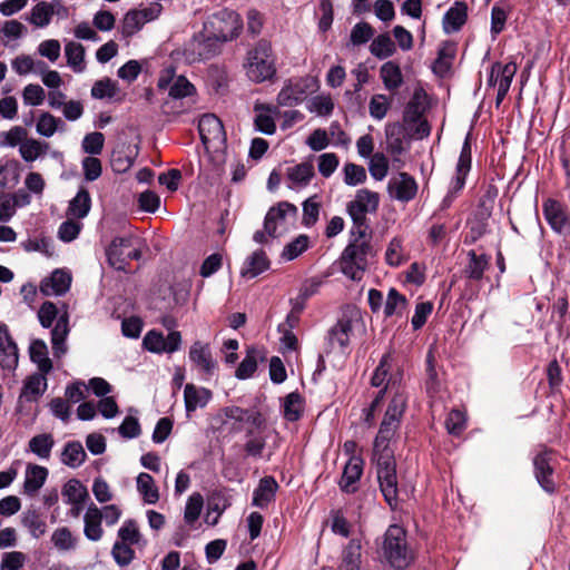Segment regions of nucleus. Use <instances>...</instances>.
Returning a JSON list of instances; mask_svg holds the SVG:
<instances>
[{
    "label": "nucleus",
    "mask_w": 570,
    "mask_h": 570,
    "mask_svg": "<svg viewBox=\"0 0 570 570\" xmlns=\"http://www.w3.org/2000/svg\"><path fill=\"white\" fill-rule=\"evenodd\" d=\"M62 497L67 504L82 505L88 497V491L79 480L70 479L62 487Z\"/></svg>",
    "instance_id": "nucleus-40"
},
{
    "label": "nucleus",
    "mask_w": 570,
    "mask_h": 570,
    "mask_svg": "<svg viewBox=\"0 0 570 570\" xmlns=\"http://www.w3.org/2000/svg\"><path fill=\"white\" fill-rule=\"evenodd\" d=\"M55 444V438L51 433H40L29 440L28 451L40 460L48 461Z\"/></svg>",
    "instance_id": "nucleus-33"
},
{
    "label": "nucleus",
    "mask_w": 570,
    "mask_h": 570,
    "mask_svg": "<svg viewBox=\"0 0 570 570\" xmlns=\"http://www.w3.org/2000/svg\"><path fill=\"white\" fill-rule=\"evenodd\" d=\"M204 505L203 495L199 492L193 493L186 502L184 511V520L187 524H194L202 513Z\"/></svg>",
    "instance_id": "nucleus-51"
},
{
    "label": "nucleus",
    "mask_w": 570,
    "mask_h": 570,
    "mask_svg": "<svg viewBox=\"0 0 570 570\" xmlns=\"http://www.w3.org/2000/svg\"><path fill=\"white\" fill-rule=\"evenodd\" d=\"M117 534V542H124L131 546L138 544L141 540L139 528L134 519L125 520Z\"/></svg>",
    "instance_id": "nucleus-50"
},
{
    "label": "nucleus",
    "mask_w": 570,
    "mask_h": 570,
    "mask_svg": "<svg viewBox=\"0 0 570 570\" xmlns=\"http://www.w3.org/2000/svg\"><path fill=\"white\" fill-rule=\"evenodd\" d=\"M419 191V185L415 178L409 173L401 171L390 178L387 183V193L392 199L401 203H410Z\"/></svg>",
    "instance_id": "nucleus-12"
},
{
    "label": "nucleus",
    "mask_w": 570,
    "mask_h": 570,
    "mask_svg": "<svg viewBox=\"0 0 570 570\" xmlns=\"http://www.w3.org/2000/svg\"><path fill=\"white\" fill-rule=\"evenodd\" d=\"M468 264L464 267V276L470 281H481L484 272L490 266V256L487 254H476L471 249L468 252Z\"/></svg>",
    "instance_id": "nucleus-31"
},
{
    "label": "nucleus",
    "mask_w": 570,
    "mask_h": 570,
    "mask_svg": "<svg viewBox=\"0 0 570 570\" xmlns=\"http://www.w3.org/2000/svg\"><path fill=\"white\" fill-rule=\"evenodd\" d=\"M517 70V63L513 61H510L505 65H502L498 61L492 63V73H497L499 77V86L510 88Z\"/></svg>",
    "instance_id": "nucleus-56"
},
{
    "label": "nucleus",
    "mask_w": 570,
    "mask_h": 570,
    "mask_svg": "<svg viewBox=\"0 0 570 570\" xmlns=\"http://www.w3.org/2000/svg\"><path fill=\"white\" fill-rule=\"evenodd\" d=\"M189 360L207 375H212L216 368V361L213 358L209 345L200 341H196L190 346Z\"/></svg>",
    "instance_id": "nucleus-21"
},
{
    "label": "nucleus",
    "mask_w": 570,
    "mask_h": 570,
    "mask_svg": "<svg viewBox=\"0 0 570 570\" xmlns=\"http://www.w3.org/2000/svg\"><path fill=\"white\" fill-rule=\"evenodd\" d=\"M48 473L47 468L29 463L24 473L23 492L29 497L35 495L43 487Z\"/></svg>",
    "instance_id": "nucleus-25"
},
{
    "label": "nucleus",
    "mask_w": 570,
    "mask_h": 570,
    "mask_svg": "<svg viewBox=\"0 0 570 570\" xmlns=\"http://www.w3.org/2000/svg\"><path fill=\"white\" fill-rule=\"evenodd\" d=\"M246 75L254 82H263L273 78L276 73L275 59L271 42L259 40L253 49L247 52Z\"/></svg>",
    "instance_id": "nucleus-5"
},
{
    "label": "nucleus",
    "mask_w": 570,
    "mask_h": 570,
    "mask_svg": "<svg viewBox=\"0 0 570 570\" xmlns=\"http://www.w3.org/2000/svg\"><path fill=\"white\" fill-rule=\"evenodd\" d=\"M380 77L386 90H397L403 85V75L397 62L389 60L380 68Z\"/></svg>",
    "instance_id": "nucleus-35"
},
{
    "label": "nucleus",
    "mask_w": 570,
    "mask_h": 570,
    "mask_svg": "<svg viewBox=\"0 0 570 570\" xmlns=\"http://www.w3.org/2000/svg\"><path fill=\"white\" fill-rule=\"evenodd\" d=\"M297 207L288 202H279L268 209L264 218V227L269 237L276 238L285 232L286 224H293L297 217Z\"/></svg>",
    "instance_id": "nucleus-8"
},
{
    "label": "nucleus",
    "mask_w": 570,
    "mask_h": 570,
    "mask_svg": "<svg viewBox=\"0 0 570 570\" xmlns=\"http://www.w3.org/2000/svg\"><path fill=\"white\" fill-rule=\"evenodd\" d=\"M212 391L206 387H197L191 383L186 384L184 390V402L186 413L195 412L198 407H205L212 400Z\"/></svg>",
    "instance_id": "nucleus-24"
},
{
    "label": "nucleus",
    "mask_w": 570,
    "mask_h": 570,
    "mask_svg": "<svg viewBox=\"0 0 570 570\" xmlns=\"http://www.w3.org/2000/svg\"><path fill=\"white\" fill-rule=\"evenodd\" d=\"M455 55L456 43L453 41H443L438 50V58L433 62V71L440 75L448 72Z\"/></svg>",
    "instance_id": "nucleus-37"
},
{
    "label": "nucleus",
    "mask_w": 570,
    "mask_h": 570,
    "mask_svg": "<svg viewBox=\"0 0 570 570\" xmlns=\"http://www.w3.org/2000/svg\"><path fill=\"white\" fill-rule=\"evenodd\" d=\"M445 428L452 435H460L466 428L465 414L460 410H452L445 420Z\"/></svg>",
    "instance_id": "nucleus-64"
},
{
    "label": "nucleus",
    "mask_w": 570,
    "mask_h": 570,
    "mask_svg": "<svg viewBox=\"0 0 570 570\" xmlns=\"http://www.w3.org/2000/svg\"><path fill=\"white\" fill-rule=\"evenodd\" d=\"M311 91L309 78L288 80L279 90L276 101L282 107H293L301 104Z\"/></svg>",
    "instance_id": "nucleus-13"
},
{
    "label": "nucleus",
    "mask_w": 570,
    "mask_h": 570,
    "mask_svg": "<svg viewBox=\"0 0 570 570\" xmlns=\"http://www.w3.org/2000/svg\"><path fill=\"white\" fill-rule=\"evenodd\" d=\"M53 546L61 551H68L75 548L76 540L67 527L58 528L51 535Z\"/></svg>",
    "instance_id": "nucleus-63"
},
{
    "label": "nucleus",
    "mask_w": 570,
    "mask_h": 570,
    "mask_svg": "<svg viewBox=\"0 0 570 570\" xmlns=\"http://www.w3.org/2000/svg\"><path fill=\"white\" fill-rule=\"evenodd\" d=\"M102 513L94 503L90 504L83 515V533L90 541H99L104 534L101 528Z\"/></svg>",
    "instance_id": "nucleus-28"
},
{
    "label": "nucleus",
    "mask_w": 570,
    "mask_h": 570,
    "mask_svg": "<svg viewBox=\"0 0 570 570\" xmlns=\"http://www.w3.org/2000/svg\"><path fill=\"white\" fill-rule=\"evenodd\" d=\"M382 552L385 561L395 570L407 569L414 560L407 546L406 531L397 524L390 525L385 531Z\"/></svg>",
    "instance_id": "nucleus-4"
},
{
    "label": "nucleus",
    "mask_w": 570,
    "mask_h": 570,
    "mask_svg": "<svg viewBox=\"0 0 570 570\" xmlns=\"http://www.w3.org/2000/svg\"><path fill=\"white\" fill-rule=\"evenodd\" d=\"M118 91L117 83L110 78L98 80L91 87V97L95 99L114 98Z\"/></svg>",
    "instance_id": "nucleus-60"
},
{
    "label": "nucleus",
    "mask_w": 570,
    "mask_h": 570,
    "mask_svg": "<svg viewBox=\"0 0 570 570\" xmlns=\"http://www.w3.org/2000/svg\"><path fill=\"white\" fill-rule=\"evenodd\" d=\"M266 351L263 347L248 346L245 357L238 364L235 371V377L238 380H248L255 374L258 363L266 361Z\"/></svg>",
    "instance_id": "nucleus-19"
},
{
    "label": "nucleus",
    "mask_w": 570,
    "mask_h": 570,
    "mask_svg": "<svg viewBox=\"0 0 570 570\" xmlns=\"http://www.w3.org/2000/svg\"><path fill=\"white\" fill-rule=\"evenodd\" d=\"M130 546L131 544L117 541L114 543L111 549V556L119 567H126L130 564L135 559L136 553Z\"/></svg>",
    "instance_id": "nucleus-58"
},
{
    "label": "nucleus",
    "mask_w": 570,
    "mask_h": 570,
    "mask_svg": "<svg viewBox=\"0 0 570 570\" xmlns=\"http://www.w3.org/2000/svg\"><path fill=\"white\" fill-rule=\"evenodd\" d=\"M554 451L546 445H541L540 450L532 459L533 474L540 488L548 494H554L558 491L554 481L553 466Z\"/></svg>",
    "instance_id": "nucleus-7"
},
{
    "label": "nucleus",
    "mask_w": 570,
    "mask_h": 570,
    "mask_svg": "<svg viewBox=\"0 0 570 570\" xmlns=\"http://www.w3.org/2000/svg\"><path fill=\"white\" fill-rule=\"evenodd\" d=\"M375 256L376 250L371 240V233L362 236L350 233L348 243L338 258L340 271L348 279L361 282L370 267L371 259Z\"/></svg>",
    "instance_id": "nucleus-2"
},
{
    "label": "nucleus",
    "mask_w": 570,
    "mask_h": 570,
    "mask_svg": "<svg viewBox=\"0 0 570 570\" xmlns=\"http://www.w3.org/2000/svg\"><path fill=\"white\" fill-rule=\"evenodd\" d=\"M468 20V4L455 1L444 13L442 28L446 35L459 32Z\"/></svg>",
    "instance_id": "nucleus-20"
},
{
    "label": "nucleus",
    "mask_w": 570,
    "mask_h": 570,
    "mask_svg": "<svg viewBox=\"0 0 570 570\" xmlns=\"http://www.w3.org/2000/svg\"><path fill=\"white\" fill-rule=\"evenodd\" d=\"M87 454L79 441L67 442L60 455L61 463L76 469L86 461Z\"/></svg>",
    "instance_id": "nucleus-38"
},
{
    "label": "nucleus",
    "mask_w": 570,
    "mask_h": 570,
    "mask_svg": "<svg viewBox=\"0 0 570 570\" xmlns=\"http://www.w3.org/2000/svg\"><path fill=\"white\" fill-rule=\"evenodd\" d=\"M425 97L423 89H416L406 104L403 111V121L406 125H412L423 118L425 108L422 106V98Z\"/></svg>",
    "instance_id": "nucleus-39"
},
{
    "label": "nucleus",
    "mask_w": 570,
    "mask_h": 570,
    "mask_svg": "<svg viewBox=\"0 0 570 570\" xmlns=\"http://www.w3.org/2000/svg\"><path fill=\"white\" fill-rule=\"evenodd\" d=\"M91 208V198L88 189L80 187L76 196L69 202L67 216L76 219L85 218Z\"/></svg>",
    "instance_id": "nucleus-34"
},
{
    "label": "nucleus",
    "mask_w": 570,
    "mask_h": 570,
    "mask_svg": "<svg viewBox=\"0 0 570 570\" xmlns=\"http://www.w3.org/2000/svg\"><path fill=\"white\" fill-rule=\"evenodd\" d=\"M308 236L299 235L284 247L281 256L285 261H293L308 248Z\"/></svg>",
    "instance_id": "nucleus-54"
},
{
    "label": "nucleus",
    "mask_w": 570,
    "mask_h": 570,
    "mask_svg": "<svg viewBox=\"0 0 570 570\" xmlns=\"http://www.w3.org/2000/svg\"><path fill=\"white\" fill-rule=\"evenodd\" d=\"M543 216L551 229L559 235H570V212L561 202L548 198L542 204Z\"/></svg>",
    "instance_id": "nucleus-11"
},
{
    "label": "nucleus",
    "mask_w": 570,
    "mask_h": 570,
    "mask_svg": "<svg viewBox=\"0 0 570 570\" xmlns=\"http://www.w3.org/2000/svg\"><path fill=\"white\" fill-rule=\"evenodd\" d=\"M305 411V399L297 392L288 393L282 404L283 417L288 422H297L303 417Z\"/></svg>",
    "instance_id": "nucleus-27"
},
{
    "label": "nucleus",
    "mask_w": 570,
    "mask_h": 570,
    "mask_svg": "<svg viewBox=\"0 0 570 570\" xmlns=\"http://www.w3.org/2000/svg\"><path fill=\"white\" fill-rule=\"evenodd\" d=\"M46 374H33L23 382L19 402H36L47 389Z\"/></svg>",
    "instance_id": "nucleus-26"
},
{
    "label": "nucleus",
    "mask_w": 570,
    "mask_h": 570,
    "mask_svg": "<svg viewBox=\"0 0 570 570\" xmlns=\"http://www.w3.org/2000/svg\"><path fill=\"white\" fill-rule=\"evenodd\" d=\"M407 306V299L406 297L401 294L396 288L391 287L386 302L384 304V317L390 318L393 315L401 313L403 309H405Z\"/></svg>",
    "instance_id": "nucleus-47"
},
{
    "label": "nucleus",
    "mask_w": 570,
    "mask_h": 570,
    "mask_svg": "<svg viewBox=\"0 0 570 570\" xmlns=\"http://www.w3.org/2000/svg\"><path fill=\"white\" fill-rule=\"evenodd\" d=\"M343 173H344L343 180H344L345 185H347V186L361 185L367 178L365 168L361 165H356L353 163L345 164L344 168H343Z\"/></svg>",
    "instance_id": "nucleus-55"
},
{
    "label": "nucleus",
    "mask_w": 570,
    "mask_h": 570,
    "mask_svg": "<svg viewBox=\"0 0 570 570\" xmlns=\"http://www.w3.org/2000/svg\"><path fill=\"white\" fill-rule=\"evenodd\" d=\"M380 206V195L367 188L356 190L346 205V213L352 220L351 234L367 235L371 232L367 214H375Z\"/></svg>",
    "instance_id": "nucleus-3"
},
{
    "label": "nucleus",
    "mask_w": 570,
    "mask_h": 570,
    "mask_svg": "<svg viewBox=\"0 0 570 570\" xmlns=\"http://www.w3.org/2000/svg\"><path fill=\"white\" fill-rule=\"evenodd\" d=\"M145 22L139 17L137 9H131L124 16L121 33L124 37L129 38L136 35L144 27Z\"/></svg>",
    "instance_id": "nucleus-57"
},
{
    "label": "nucleus",
    "mask_w": 570,
    "mask_h": 570,
    "mask_svg": "<svg viewBox=\"0 0 570 570\" xmlns=\"http://www.w3.org/2000/svg\"><path fill=\"white\" fill-rule=\"evenodd\" d=\"M105 144V136L102 132L94 131L87 134L81 142L82 150L88 155H100Z\"/></svg>",
    "instance_id": "nucleus-61"
},
{
    "label": "nucleus",
    "mask_w": 570,
    "mask_h": 570,
    "mask_svg": "<svg viewBox=\"0 0 570 570\" xmlns=\"http://www.w3.org/2000/svg\"><path fill=\"white\" fill-rule=\"evenodd\" d=\"M269 266L271 262L266 253L263 249H257L245 261L240 275L243 277L254 278L267 271Z\"/></svg>",
    "instance_id": "nucleus-30"
},
{
    "label": "nucleus",
    "mask_w": 570,
    "mask_h": 570,
    "mask_svg": "<svg viewBox=\"0 0 570 570\" xmlns=\"http://www.w3.org/2000/svg\"><path fill=\"white\" fill-rule=\"evenodd\" d=\"M52 16L53 10L49 2L41 1L31 9L29 21L36 27L43 28L50 23Z\"/></svg>",
    "instance_id": "nucleus-52"
},
{
    "label": "nucleus",
    "mask_w": 570,
    "mask_h": 570,
    "mask_svg": "<svg viewBox=\"0 0 570 570\" xmlns=\"http://www.w3.org/2000/svg\"><path fill=\"white\" fill-rule=\"evenodd\" d=\"M223 43L225 41L210 32L196 36L186 49L187 59L190 62L209 60L220 53Z\"/></svg>",
    "instance_id": "nucleus-10"
},
{
    "label": "nucleus",
    "mask_w": 570,
    "mask_h": 570,
    "mask_svg": "<svg viewBox=\"0 0 570 570\" xmlns=\"http://www.w3.org/2000/svg\"><path fill=\"white\" fill-rule=\"evenodd\" d=\"M307 109L318 116L327 117L334 110V102L330 95H318L311 99Z\"/></svg>",
    "instance_id": "nucleus-59"
},
{
    "label": "nucleus",
    "mask_w": 570,
    "mask_h": 570,
    "mask_svg": "<svg viewBox=\"0 0 570 570\" xmlns=\"http://www.w3.org/2000/svg\"><path fill=\"white\" fill-rule=\"evenodd\" d=\"M364 461L362 458H350L346 462L338 487L342 492L352 494L357 491V483L363 474Z\"/></svg>",
    "instance_id": "nucleus-17"
},
{
    "label": "nucleus",
    "mask_w": 570,
    "mask_h": 570,
    "mask_svg": "<svg viewBox=\"0 0 570 570\" xmlns=\"http://www.w3.org/2000/svg\"><path fill=\"white\" fill-rule=\"evenodd\" d=\"M65 55L68 66L75 72H82L85 70V48L81 43L69 41L65 46Z\"/></svg>",
    "instance_id": "nucleus-42"
},
{
    "label": "nucleus",
    "mask_w": 570,
    "mask_h": 570,
    "mask_svg": "<svg viewBox=\"0 0 570 570\" xmlns=\"http://www.w3.org/2000/svg\"><path fill=\"white\" fill-rule=\"evenodd\" d=\"M21 523L26 527L30 534L38 539L46 533L47 524L36 510H27L22 513Z\"/></svg>",
    "instance_id": "nucleus-44"
},
{
    "label": "nucleus",
    "mask_w": 570,
    "mask_h": 570,
    "mask_svg": "<svg viewBox=\"0 0 570 570\" xmlns=\"http://www.w3.org/2000/svg\"><path fill=\"white\" fill-rule=\"evenodd\" d=\"M362 542L357 538H353L344 547L342 551L341 570H360L362 562Z\"/></svg>",
    "instance_id": "nucleus-32"
},
{
    "label": "nucleus",
    "mask_w": 570,
    "mask_h": 570,
    "mask_svg": "<svg viewBox=\"0 0 570 570\" xmlns=\"http://www.w3.org/2000/svg\"><path fill=\"white\" fill-rule=\"evenodd\" d=\"M7 348L0 352V367L4 371H14L19 362V351L12 336H6Z\"/></svg>",
    "instance_id": "nucleus-48"
},
{
    "label": "nucleus",
    "mask_w": 570,
    "mask_h": 570,
    "mask_svg": "<svg viewBox=\"0 0 570 570\" xmlns=\"http://www.w3.org/2000/svg\"><path fill=\"white\" fill-rule=\"evenodd\" d=\"M243 29V20L239 13L223 8L214 12L204 24L205 32H210L228 42L236 39Z\"/></svg>",
    "instance_id": "nucleus-6"
},
{
    "label": "nucleus",
    "mask_w": 570,
    "mask_h": 570,
    "mask_svg": "<svg viewBox=\"0 0 570 570\" xmlns=\"http://www.w3.org/2000/svg\"><path fill=\"white\" fill-rule=\"evenodd\" d=\"M71 285V275L62 269L52 272L49 278H46L40 284V291L46 296L66 294Z\"/></svg>",
    "instance_id": "nucleus-23"
},
{
    "label": "nucleus",
    "mask_w": 570,
    "mask_h": 570,
    "mask_svg": "<svg viewBox=\"0 0 570 570\" xmlns=\"http://www.w3.org/2000/svg\"><path fill=\"white\" fill-rule=\"evenodd\" d=\"M30 360L37 364L42 374H48L52 370V362L48 356L47 344L42 340H33L29 346Z\"/></svg>",
    "instance_id": "nucleus-36"
},
{
    "label": "nucleus",
    "mask_w": 570,
    "mask_h": 570,
    "mask_svg": "<svg viewBox=\"0 0 570 570\" xmlns=\"http://www.w3.org/2000/svg\"><path fill=\"white\" fill-rule=\"evenodd\" d=\"M370 51L374 57L383 60L392 57L396 51V47L389 33H382L373 39Z\"/></svg>",
    "instance_id": "nucleus-43"
},
{
    "label": "nucleus",
    "mask_w": 570,
    "mask_h": 570,
    "mask_svg": "<svg viewBox=\"0 0 570 570\" xmlns=\"http://www.w3.org/2000/svg\"><path fill=\"white\" fill-rule=\"evenodd\" d=\"M391 363H392V356L390 353H386L382 356L380 364L375 368L372 377H371V384L375 387H384L385 384L391 383L392 375H390L391 370Z\"/></svg>",
    "instance_id": "nucleus-49"
},
{
    "label": "nucleus",
    "mask_w": 570,
    "mask_h": 570,
    "mask_svg": "<svg viewBox=\"0 0 570 570\" xmlns=\"http://www.w3.org/2000/svg\"><path fill=\"white\" fill-rule=\"evenodd\" d=\"M136 482L137 490L142 495L145 503L155 504L159 500L158 489L155 485V480L150 474L146 472L139 473Z\"/></svg>",
    "instance_id": "nucleus-41"
},
{
    "label": "nucleus",
    "mask_w": 570,
    "mask_h": 570,
    "mask_svg": "<svg viewBox=\"0 0 570 570\" xmlns=\"http://www.w3.org/2000/svg\"><path fill=\"white\" fill-rule=\"evenodd\" d=\"M195 94L196 87L185 76L176 77L168 91L173 99H183Z\"/></svg>",
    "instance_id": "nucleus-53"
},
{
    "label": "nucleus",
    "mask_w": 570,
    "mask_h": 570,
    "mask_svg": "<svg viewBox=\"0 0 570 570\" xmlns=\"http://www.w3.org/2000/svg\"><path fill=\"white\" fill-rule=\"evenodd\" d=\"M253 110L255 112L254 129L267 136L274 135L277 129L275 116L281 114L278 106L255 102Z\"/></svg>",
    "instance_id": "nucleus-15"
},
{
    "label": "nucleus",
    "mask_w": 570,
    "mask_h": 570,
    "mask_svg": "<svg viewBox=\"0 0 570 570\" xmlns=\"http://www.w3.org/2000/svg\"><path fill=\"white\" fill-rule=\"evenodd\" d=\"M60 127H65V124L61 121V119L55 117L50 112L45 111L39 115L36 130L40 136L49 138L53 136Z\"/></svg>",
    "instance_id": "nucleus-46"
},
{
    "label": "nucleus",
    "mask_w": 570,
    "mask_h": 570,
    "mask_svg": "<svg viewBox=\"0 0 570 570\" xmlns=\"http://www.w3.org/2000/svg\"><path fill=\"white\" fill-rule=\"evenodd\" d=\"M406 406V394L400 391L395 392L387 405L373 442V461L376 465L380 490L385 502L393 511L399 508L400 500L396 461L394 450L391 448V441L395 438L401 426Z\"/></svg>",
    "instance_id": "nucleus-1"
},
{
    "label": "nucleus",
    "mask_w": 570,
    "mask_h": 570,
    "mask_svg": "<svg viewBox=\"0 0 570 570\" xmlns=\"http://www.w3.org/2000/svg\"><path fill=\"white\" fill-rule=\"evenodd\" d=\"M198 132L207 151H217L224 147L226 142V132L222 120L213 115H203L198 121Z\"/></svg>",
    "instance_id": "nucleus-9"
},
{
    "label": "nucleus",
    "mask_w": 570,
    "mask_h": 570,
    "mask_svg": "<svg viewBox=\"0 0 570 570\" xmlns=\"http://www.w3.org/2000/svg\"><path fill=\"white\" fill-rule=\"evenodd\" d=\"M286 176L291 183L289 188H304L315 176L314 166L311 161H303L287 168Z\"/></svg>",
    "instance_id": "nucleus-29"
},
{
    "label": "nucleus",
    "mask_w": 570,
    "mask_h": 570,
    "mask_svg": "<svg viewBox=\"0 0 570 570\" xmlns=\"http://www.w3.org/2000/svg\"><path fill=\"white\" fill-rule=\"evenodd\" d=\"M278 483L272 475L262 478L253 492L252 505L265 509L275 500Z\"/></svg>",
    "instance_id": "nucleus-22"
},
{
    "label": "nucleus",
    "mask_w": 570,
    "mask_h": 570,
    "mask_svg": "<svg viewBox=\"0 0 570 570\" xmlns=\"http://www.w3.org/2000/svg\"><path fill=\"white\" fill-rule=\"evenodd\" d=\"M134 245V237H115L109 244L106 255L107 261L111 267L117 271L126 272L127 271V257H126V248H129Z\"/></svg>",
    "instance_id": "nucleus-18"
},
{
    "label": "nucleus",
    "mask_w": 570,
    "mask_h": 570,
    "mask_svg": "<svg viewBox=\"0 0 570 570\" xmlns=\"http://www.w3.org/2000/svg\"><path fill=\"white\" fill-rule=\"evenodd\" d=\"M472 150L469 136L465 138L455 166V174L450 181L449 191L459 195L465 186L466 177L471 170Z\"/></svg>",
    "instance_id": "nucleus-14"
},
{
    "label": "nucleus",
    "mask_w": 570,
    "mask_h": 570,
    "mask_svg": "<svg viewBox=\"0 0 570 570\" xmlns=\"http://www.w3.org/2000/svg\"><path fill=\"white\" fill-rule=\"evenodd\" d=\"M352 332V320L343 315L327 332L326 341L330 351L335 347L345 351L350 345Z\"/></svg>",
    "instance_id": "nucleus-16"
},
{
    "label": "nucleus",
    "mask_w": 570,
    "mask_h": 570,
    "mask_svg": "<svg viewBox=\"0 0 570 570\" xmlns=\"http://www.w3.org/2000/svg\"><path fill=\"white\" fill-rule=\"evenodd\" d=\"M48 142H40L33 138L24 139L19 147L22 159L27 163L35 161L41 155L47 153Z\"/></svg>",
    "instance_id": "nucleus-45"
},
{
    "label": "nucleus",
    "mask_w": 570,
    "mask_h": 570,
    "mask_svg": "<svg viewBox=\"0 0 570 570\" xmlns=\"http://www.w3.org/2000/svg\"><path fill=\"white\" fill-rule=\"evenodd\" d=\"M385 262L392 267H397L404 262L402 239L394 237L390 240L386 252Z\"/></svg>",
    "instance_id": "nucleus-62"
}]
</instances>
